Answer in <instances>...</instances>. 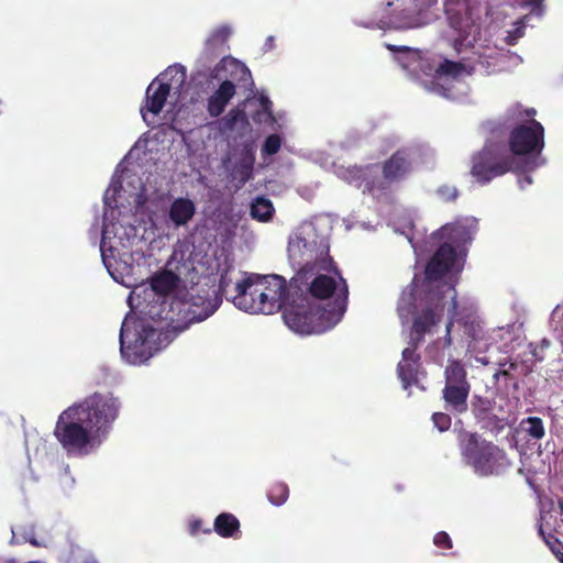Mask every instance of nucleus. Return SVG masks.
Masks as SVG:
<instances>
[{
    "label": "nucleus",
    "instance_id": "obj_1",
    "mask_svg": "<svg viewBox=\"0 0 563 563\" xmlns=\"http://www.w3.org/2000/svg\"><path fill=\"white\" fill-rule=\"evenodd\" d=\"M316 267H301L291 278V303L284 312L285 323L295 332L311 334L335 325L346 311L349 287L335 269V277Z\"/></svg>",
    "mask_w": 563,
    "mask_h": 563
},
{
    "label": "nucleus",
    "instance_id": "obj_2",
    "mask_svg": "<svg viewBox=\"0 0 563 563\" xmlns=\"http://www.w3.org/2000/svg\"><path fill=\"white\" fill-rule=\"evenodd\" d=\"M119 410L118 398L95 393L62 411L53 434L68 455H86L108 437Z\"/></svg>",
    "mask_w": 563,
    "mask_h": 563
},
{
    "label": "nucleus",
    "instance_id": "obj_3",
    "mask_svg": "<svg viewBox=\"0 0 563 563\" xmlns=\"http://www.w3.org/2000/svg\"><path fill=\"white\" fill-rule=\"evenodd\" d=\"M455 261V247L450 242L442 243L426 266L424 277L428 283V292L416 312H413L416 308L413 291L402 292L397 305V312L400 319L406 321L411 314L413 316L410 345L419 346L424 340V335L431 333L442 321L446 292L452 294L449 311L451 314H456L457 300L455 288L443 283L438 285L437 289H431L433 283L440 282L451 271Z\"/></svg>",
    "mask_w": 563,
    "mask_h": 563
},
{
    "label": "nucleus",
    "instance_id": "obj_4",
    "mask_svg": "<svg viewBox=\"0 0 563 563\" xmlns=\"http://www.w3.org/2000/svg\"><path fill=\"white\" fill-rule=\"evenodd\" d=\"M221 303V298L213 291V297L191 296L189 299L177 297L163 298L147 302L141 312L155 323V330L162 338H168V344L195 322L209 318Z\"/></svg>",
    "mask_w": 563,
    "mask_h": 563
},
{
    "label": "nucleus",
    "instance_id": "obj_5",
    "mask_svg": "<svg viewBox=\"0 0 563 563\" xmlns=\"http://www.w3.org/2000/svg\"><path fill=\"white\" fill-rule=\"evenodd\" d=\"M330 245L325 236L318 234L311 224L301 227L289 238V258L302 267H316L327 269L333 266V260L329 255Z\"/></svg>",
    "mask_w": 563,
    "mask_h": 563
},
{
    "label": "nucleus",
    "instance_id": "obj_6",
    "mask_svg": "<svg viewBox=\"0 0 563 563\" xmlns=\"http://www.w3.org/2000/svg\"><path fill=\"white\" fill-rule=\"evenodd\" d=\"M457 445L465 464L473 467L481 476H489L497 472L506 457L504 450L482 438L477 432L461 430Z\"/></svg>",
    "mask_w": 563,
    "mask_h": 563
},
{
    "label": "nucleus",
    "instance_id": "obj_7",
    "mask_svg": "<svg viewBox=\"0 0 563 563\" xmlns=\"http://www.w3.org/2000/svg\"><path fill=\"white\" fill-rule=\"evenodd\" d=\"M376 165H366L358 168V177L364 183V190L372 195L385 192L391 184L400 183L407 178L412 170V156L408 148H399L382 165V177H373Z\"/></svg>",
    "mask_w": 563,
    "mask_h": 563
},
{
    "label": "nucleus",
    "instance_id": "obj_8",
    "mask_svg": "<svg viewBox=\"0 0 563 563\" xmlns=\"http://www.w3.org/2000/svg\"><path fill=\"white\" fill-rule=\"evenodd\" d=\"M225 70L230 78L222 80L218 89L208 98L207 111L211 118L221 115L236 93V84L253 85L252 74L247 66L236 58H223L214 69Z\"/></svg>",
    "mask_w": 563,
    "mask_h": 563
},
{
    "label": "nucleus",
    "instance_id": "obj_9",
    "mask_svg": "<svg viewBox=\"0 0 563 563\" xmlns=\"http://www.w3.org/2000/svg\"><path fill=\"white\" fill-rule=\"evenodd\" d=\"M133 335V341L128 342L129 333L123 324L120 331V351L122 357L132 365L145 363L168 345V338H162V333L153 324L142 322Z\"/></svg>",
    "mask_w": 563,
    "mask_h": 563
},
{
    "label": "nucleus",
    "instance_id": "obj_10",
    "mask_svg": "<svg viewBox=\"0 0 563 563\" xmlns=\"http://www.w3.org/2000/svg\"><path fill=\"white\" fill-rule=\"evenodd\" d=\"M517 158L507 154L497 144H485L472 156L471 175L481 185L509 172L516 170Z\"/></svg>",
    "mask_w": 563,
    "mask_h": 563
},
{
    "label": "nucleus",
    "instance_id": "obj_11",
    "mask_svg": "<svg viewBox=\"0 0 563 563\" xmlns=\"http://www.w3.org/2000/svg\"><path fill=\"white\" fill-rule=\"evenodd\" d=\"M186 78V69L181 65L169 66L157 76L146 88L144 104L140 109L143 119L145 120V111L155 115L158 114L163 110L172 89H180Z\"/></svg>",
    "mask_w": 563,
    "mask_h": 563
},
{
    "label": "nucleus",
    "instance_id": "obj_12",
    "mask_svg": "<svg viewBox=\"0 0 563 563\" xmlns=\"http://www.w3.org/2000/svg\"><path fill=\"white\" fill-rule=\"evenodd\" d=\"M508 146L511 156L538 157L544 147V128L531 119L517 124L508 134Z\"/></svg>",
    "mask_w": 563,
    "mask_h": 563
},
{
    "label": "nucleus",
    "instance_id": "obj_13",
    "mask_svg": "<svg viewBox=\"0 0 563 563\" xmlns=\"http://www.w3.org/2000/svg\"><path fill=\"white\" fill-rule=\"evenodd\" d=\"M257 286L265 288L261 291V295L265 299H268V303L262 306V309H266V312L274 313L283 309V313L291 303V280L287 286L286 279L279 275H250Z\"/></svg>",
    "mask_w": 563,
    "mask_h": 563
},
{
    "label": "nucleus",
    "instance_id": "obj_14",
    "mask_svg": "<svg viewBox=\"0 0 563 563\" xmlns=\"http://www.w3.org/2000/svg\"><path fill=\"white\" fill-rule=\"evenodd\" d=\"M264 289L257 286L251 276H247L234 284L232 301L235 307L245 312L269 314L266 309H262V306L266 305L263 300L268 302V299L261 295Z\"/></svg>",
    "mask_w": 563,
    "mask_h": 563
},
{
    "label": "nucleus",
    "instance_id": "obj_15",
    "mask_svg": "<svg viewBox=\"0 0 563 563\" xmlns=\"http://www.w3.org/2000/svg\"><path fill=\"white\" fill-rule=\"evenodd\" d=\"M418 346L411 345L402 351V360L397 366L398 377L405 389L418 382V369L420 366V355L416 353Z\"/></svg>",
    "mask_w": 563,
    "mask_h": 563
},
{
    "label": "nucleus",
    "instance_id": "obj_16",
    "mask_svg": "<svg viewBox=\"0 0 563 563\" xmlns=\"http://www.w3.org/2000/svg\"><path fill=\"white\" fill-rule=\"evenodd\" d=\"M196 214V205L189 198L178 197L168 209V220L174 228L186 227Z\"/></svg>",
    "mask_w": 563,
    "mask_h": 563
},
{
    "label": "nucleus",
    "instance_id": "obj_17",
    "mask_svg": "<svg viewBox=\"0 0 563 563\" xmlns=\"http://www.w3.org/2000/svg\"><path fill=\"white\" fill-rule=\"evenodd\" d=\"M495 400L487 397L475 395L472 400V413L474 418L488 428H501L500 420L494 415Z\"/></svg>",
    "mask_w": 563,
    "mask_h": 563
},
{
    "label": "nucleus",
    "instance_id": "obj_18",
    "mask_svg": "<svg viewBox=\"0 0 563 563\" xmlns=\"http://www.w3.org/2000/svg\"><path fill=\"white\" fill-rule=\"evenodd\" d=\"M179 277L172 271H162L154 274L151 278V290L156 297L155 300L168 298V295L177 288Z\"/></svg>",
    "mask_w": 563,
    "mask_h": 563
},
{
    "label": "nucleus",
    "instance_id": "obj_19",
    "mask_svg": "<svg viewBox=\"0 0 563 563\" xmlns=\"http://www.w3.org/2000/svg\"><path fill=\"white\" fill-rule=\"evenodd\" d=\"M470 393L471 388L467 387L443 388L442 398L444 400V408L456 415L466 412Z\"/></svg>",
    "mask_w": 563,
    "mask_h": 563
},
{
    "label": "nucleus",
    "instance_id": "obj_20",
    "mask_svg": "<svg viewBox=\"0 0 563 563\" xmlns=\"http://www.w3.org/2000/svg\"><path fill=\"white\" fill-rule=\"evenodd\" d=\"M445 384L443 388L467 387L471 383L467 380V371L464 364L459 360H449L444 369Z\"/></svg>",
    "mask_w": 563,
    "mask_h": 563
},
{
    "label": "nucleus",
    "instance_id": "obj_21",
    "mask_svg": "<svg viewBox=\"0 0 563 563\" xmlns=\"http://www.w3.org/2000/svg\"><path fill=\"white\" fill-rule=\"evenodd\" d=\"M213 530L222 538H234L240 532V521L234 515L222 512L216 517Z\"/></svg>",
    "mask_w": 563,
    "mask_h": 563
},
{
    "label": "nucleus",
    "instance_id": "obj_22",
    "mask_svg": "<svg viewBox=\"0 0 563 563\" xmlns=\"http://www.w3.org/2000/svg\"><path fill=\"white\" fill-rule=\"evenodd\" d=\"M255 155L251 150L245 151L233 168V177L241 186L253 177Z\"/></svg>",
    "mask_w": 563,
    "mask_h": 563
},
{
    "label": "nucleus",
    "instance_id": "obj_23",
    "mask_svg": "<svg viewBox=\"0 0 563 563\" xmlns=\"http://www.w3.org/2000/svg\"><path fill=\"white\" fill-rule=\"evenodd\" d=\"M274 211L272 201L265 197H257L251 205L252 218L263 222L271 220Z\"/></svg>",
    "mask_w": 563,
    "mask_h": 563
},
{
    "label": "nucleus",
    "instance_id": "obj_24",
    "mask_svg": "<svg viewBox=\"0 0 563 563\" xmlns=\"http://www.w3.org/2000/svg\"><path fill=\"white\" fill-rule=\"evenodd\" d=\"M289 496V488L287 484L282 482L273 483L267 489V498L274 506H282L286 503Z\"/></svg>",
    "mask_w": 563,
    "mask_h": 563
},
{
    "label": "nucleus",
    "instance_id": "obj_25",
    "mask_svg": "<svg viewBox=\"0 0 563 563\" xmlns=\"http://www.w3.org/2000/svg\"><path fill=\"white\" fill-rule=\"evenodd\" d=\"M483 129L488 134V139L485 144H496V141L503 140L508 131L505 123L500 121H487L483 124Z\"/></svg>",
    "mask_w": 563,
    "mask_h": 563
},
{
    "label": "nucleus",
    "instance_id": "obj_26",
    "mask_svg": "<svg viewBox=\"0 0 563 563\" xmlns=\"http://www.w3.org/2000/svg\"><path fill=\"white\" fill-rule=\"evenodd\" d=\"M441 234L454 243H457L461 240L466 241L470 239L466 228L459 224H446L442 227Z\"/></svg>",
    "mask_w": 563,
    "mask_h": 563
},
{
    "label": "nucleus",
    "instance_id": "obj_27",
    "mask_svg": "<svg viewBox=\"0 0 563 563\" xmlns=\"http://www.w3.org/2000/svg\"><path fill=\"white\" fill-rule=\"evenodd\" d=\"M464 65L460 62L444 59L437 68V74L440 76L457 77L464 70Z\"/></svg>",
    "mask_w": 563,
    "mask_h": 563
},
{
    "label": "nucleus",
    "instance_id": "obj_28",
    "mask_svg": "<svg viewBox=\"0 0 563 563\" xmlns=\"http://www.w3.org/2000/svg\"><path fill=\"white\" fill-rule=\"evenodd\" d=\"M523 423L527 424L526 431L531 438H533L536 440H540L544 437L545 432H544L543 421L541 418L529 417L528 419L525 420Z\"/></svg>",
    "mask_w": 563,
    "mask_h": 563
},
{
    "label": "nucleus",
    "instance_id": "obj_29",
    "mask_svg": "<svg viewBox=\"0 0 563 563\" xmlns=\"http://www.w3.org/2000/svg\"><path fill=\"white\" fill-rule=\"evenodd\" d=\"M282 146V137L278 134H271L266 137L262 146L263 156H272L278 153Z\"/></svg>",
    "mask_w": 563,
    "mask_h": 563
},
{
    "label": "nucleus",
    "instance_id": "obj_30",
    "mask_svg": "<svg viewBox=\"0 0 563 563\" xmlns=\"http://www.w3.org/2000/svg\"><path fill=\"white\" fill-rule=\"evenodd\" d=\"M230 34H231V30L229 26H225V25L219 26L212 32L210 37L207 40V45L208 46L223 45L228 41Z\"/></svg>",
    "mask_w": 563,
    "mask_h": 563
},
{
    "label": "nucleus",
    "instance_id": "obj_31",
    "mask_svg": "<svg viewBox=\"0 0 563 563\" xmlns=\"http://www.w3.org/2000/svg\"><path fill=\"white\" fill-rule=\"evenodd\" d=\"M246 121L245 112L242 109L233 108L223 118L224 126L233 130L238 123Z\"/></svg>",
    "mask_w": 563,
    "mask_h": 563
},
{
    "label": "nucleus",
    "instance_id": "obj_32",
    "mask_svg": "<svg viewBox=\"0 0 563 563\" xmlns=\"http://www.w3.org/2000/svg\"><path fill=\"white\" fill-rule=\"evenodd\" d=\"M432 421L441 432L449 430L452 424L450 415L445 412H434L432 415Z\"/></svg>",
    "mask_w": 563,
    "mask_h": 563
},
{
    "label": "nucleus",
    "instance_id": "obj_33",
    "mask_svg": "<svg viewBox=\"0 0 563 563\" xmlns=\"http://www.w3.org/2000/svg\"><path fill=\"white\" fill-rule=\"evenodd\" d=\"M437 194L444 202L454 201L459 197V190L455 187L449 185L439 187Z\"/></svg>",
    "mask_w": 563,
    "mask_h": 563
},
{
    "label": "nucleus",
    "instance_id": "obj_34",
    "mask_svg": "<svg viewBox=\"0 0 563 563\" xmlns=\"http://www.w3.org/2000/svg\"><path fill=\"white\" fill-rule=\"evenodd\" d=\"M463 331L468 338L475 340L478 333H482L481 324L475 320H465L462 322Z\"/></svg>",
    "mask_w": 563,
    "mask_h": 563
},
{
    "label": "nucleus",
    "instance_id": "obj_35",
    "mask_svg": "<svg viewBox=\"0 0 563 563\" xmlns=\"http://www.w3.org/2000/svg\"><path fill=\"white\" fill-rule=\"evenodd\" d=\"M518 365L515 362H510L508 368L499 369L495 375L494 378L498 379L499 377H505L506 379L512 382L514 388L518 389V382L515 379L512 375V371L517 369Z\"/></svg>",
    "mask_w": 563,
    "mask_h": 563
},
{
    "label": "nucleus",
    "instance_id": "obj_36",
    "mask_svg": "<svg viewBox=\"0 0 563 563\" xmlns=\"http://www.w3.org/2000/svg\"><path fill=\"white\" fill-rule=\"evenodd\" d=\"M433 543L440 549H451L452 540L445 531L437 532L433 538Z\"/></svg>",
    "mask_w": 563,
    "mask_h": 563
},
{
    "label": "nucleus",
    "instance_id": "obj_37",
    "mask_svg": "<svg viewBox=\"0 0 563 563\" xmlns=\"http://www.w3.org/2000/svg\"><path fill=\"white\" fill-rule=\"evenodd\" d=\"M231 278H229L228 276V272L221 274L220 276V279H219V291L224 295V296H233L234 295V290L231 291L230 287H231Z\"/></svg>",
    "mask_w": 563,
    "mask_h": 563
},
{
    "label": "nucleus",
    "instance_id": "obj_38",
    "mask_svg": "<svg viewBox=\"0 0 563 563\" xmlns=\"http://www.w3.org/2000/svg\"><path fill=\"white\" fill-rule=\"evenodd\" d=\"M538 532L539 534L542 537V539L544 540V542L550 547V549L553 551V553H555L556 556H559V553L555 552L554 550V547L560 544V541L559 539L549 533V534H545L544 530H543V527H542V523H539V528H538Z\"/></svg>",
    "mask_w": 563,
    "mask_h": 563
},
{
    "label": "nucleus",
    "instance_id": "obj_39",
    "mask_svg": "<svg viewBox=\"0 0 563 563\" xmlns=\"http://www.w3.org/2000/svg\"><path fill=\"white\" fill-rule=\"evenodd\" d=\"M525 27L526 25L520 22V25H518L512 32H509V35L507 36V43L509 45H515L517 40L523 36Z\"/></svg>",
    "mask_w": 563,
    "mask_h": 563
},
{
    "label": "nucleus",
    "instance_id": "obj_40",
    "mask_svg": "<svg viewBox=\"0 0 563 563\" xmlns=\"http://www.w3.org/2000/svg\"><path fill=\"white\" fill-rule=\"evenodd\" d=\"M454 317H455V314H452L450 320L446 323V333L444 335V345L445 346H451L453 343L452 336H451V331L454 325Z\"/></svg>",
    "mask_w": 563,
    "mask_h": 563
},
{
    "label": "nucleus",
    "instance_id": "obj_41",
    "mask_svg": "<svg viewBox=\"0 0 563 563\" xmlns=\"http://www.w3.org/2000/svg\"><path fill=\"white\" fill-rule=\"evenodd\" d=\"M202 521L197 519L190 522L189 530L191 534H197L201 530Z\"/></svg>",
    "mask_w": 563,
    "mask_h": 563
},
{
    "label": "nucleus",
    "instance_id": "obj_42",
    "mask_svg": "<svg viewBox=\"0 0 563 563\" xmlns=\"http://www.w3.org/2000/svg\"><path fill=\"white\" fill-rule=\"evenodd\" d=\"M274 46H275V38H274V36L271 35L266 38V41L264 43V49H265V52L272 51L274 48Z\"/></svg>",
    "mask_w": 563,
    "mask_h": 563
},
{
    "label": "nucleus",
    "instance_id": "obj_43",
    "mask_svg": "<svg viewBox=\"0 0 563 563\" xmlns=\"http://www.w3.org/2000/svg\"><path fill=\"white\" fill-rule=\"evenodd\" d=\"M558 506H559V509H560V516L563 517V498H560L558 500Z\"/></svg>",
    "mask_w": 563,
    "mask_h": 563
},
{
    "label": "nucleus",
    "instance_id": "obj_44",
    "mask_svg": "<svg viewBox=\"0 0 563 563\" xmlns=\"http://www.w3.org/2000/svg\"><path fill=\"white\" fill-rule=\"evenodd\" d=\"M527 165H528V169H533L537 166V164L534 162L532 164L531 163H527Z\"/></svg>",
    "mask_w": 563,
    "mask_h": 563
},
{
    "label": "nucleus",
    "instance_id": "obj_45",
    "mask_svg": "<svg viewBox=\"0 0 563 563\" xmlns=\"http://www.w3.org/2000/svg\"><path fill=\"white\" fill-rule=\"evenodd\" d=\"M203 532H205V533H210V532H211V529H210V528L205 529V530H203Z\"/></svg>",
    "mask_w": 563,
    "mask_h": 563
},
{
    "label": "nucleus",
    "instance_id": "obj_46",
    "mask_svg": "<svg viewBox=\"0 0 563 563\" xmlns=\"http://www.w3.org/2000/svg\"><path fill=\"white\" fill-rule=\"evenodd\" d=\"M534 112H536V110H534V109H531V110L528 112V114L530 115V114H532V113H534Z\"/></svg>",
    "mask_w": 563,
    "mask_h": 563
},
{
    "label": "nucleus",
    "instance_id": "obj_47",
    "mask_svg": "<svg viewBox=\"0 0 563 563\" xmlns=\"http://www.w3.org/2000/svg\"><path fill=\"white\" fill-rule=\"evenodd\" d=\"M560 561L563 563V553H561Z\"/></svg>",
    "mask_w": 563,
    "mask_h": 563
},
{
    "label": "nucleus",
    "instance_id": "obj_48",
    "mask_svg": "<svg viewBox=\"0 0 563 563\" xmlns=\"http://www.w3.org/2000/svg\"><path fill=\"white\" fill-rule=\"evenodd\" d=\"M85 563H97L96 561H86Z\"/></svg>",
    "mask_w": 563,
    "mask_h": 563
}]
</instances>
